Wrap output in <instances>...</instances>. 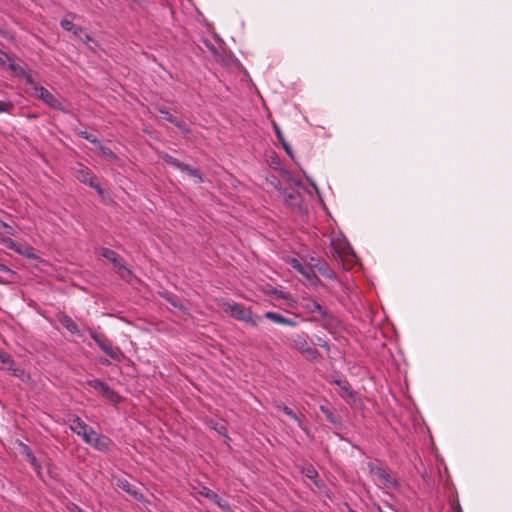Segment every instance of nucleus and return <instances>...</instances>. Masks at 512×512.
<instances>
[{"instance_id": "1", "label": "nucleus", "mask_w": 512, "mask_h": 512, "mask_svg": "<svg viewBox=\"0 0 512 512\" xmlns=\"http://www.w3.org/2000/svg\"><path fill=\"white\" fill-rule=\"evenodd\" d=\"M70 429L81 436L87 444L92 445L100 451H107L110 447L111 442L109 438L98 434L79 417H74L71 420Z\"/></svg>"}, {"instance_id": "37", "label": "nucleus", "mask_w": 512, "mask_h": 512, "mask_svg": "<svg viewBox=\"0 0 512 512\" xmlns=\"http://www.w3.org/2000/svg\"><path fill=\"white\" fill-rule=\"evenodd\" d=\"M112 264L114 265V268L116 269L117 272H119L121 266L125 265L124 261L120 257H118L117 260H115V262H113Z\"/></svg>"}, {"instance_id": "29", "label": "nucleus", "mask_w": 512, "mask_h": 512, "mask_svg": "<svg viewBox=\"0 0 512 512\" xmlns=\"http://www.w3.org/2000/svg\"><path fill=\"white\" fill-rule=\"evenodd\" d=\"M335 249L339 253V255H345L347 251L349 250V246L346 243V241H340L338 246H335Z\"/></svg>"}, {"instance_id": "46", "label": "nucleus", "mask_w": 512, "mask_h": 512, "mask_svg": "<svg viewBox=\"0 0 512 512\" xmlns=\"http://www.w3.org/2000/svg\"><path fill=\"white\" fill-rule=\"evenodd\" d=\"M75 509H76V512H83V511H82L79 507H77V506L75 507Z\"/></svg>"}, {"instance_id": "31", "label": "nucleus", "mask_w": 512, "mask_h": 512, "mask_svg": "<svg viewBox=\"0 0 512 512\" xmlns=\"http://www.w3.org/2000/svg\"><path fill=\"white\" fill-rule=\"evenodd\" d=\"M60 24H61L62 28L67 31H72L75 28V25L73 24V22L68 19H62Z\"/></svg>"}, {"instance_id": "38", "label": "nucleus", "mask_w": 512, "mask_h": 512, "mask_svg": "<svg viewBox=\"0 0 512 512\" xmlns=\"http://www.w3.org/2000/svg\"><path fill=\"white\" fill-rule=\"evenodd\" d=\"M306 475H307V477L312 479V478H314L317 475V473L314 470V468L309 467V468L306 469Z\"/></svg>"}, {"instance_id": "17", "label": "nucleus", "mask_w": 512, "mask_h": 512, "mask_svg": "<svg viewBox=\"0 0 512 512\" xmlns=\"http://www.w3.org/2000/svg\"><path fill=\"white\" fill-rule=\"evenodd\" d=\"M21 447H23L24 451H27V459L30 461L31 465L34 467V469L37 471L39 477L42 478V473L40 470V464L38 463L36 457L32 454L29 447L27 445L21 444Z\"/></svg>"}, {"instance_id": "18", "label": "nucleus", "mask_w": 512, "mask_h": 512, "mask_svg": "<svg viewBox=\"0 0 512 512\" xmlns=\"http://www.w3.org/2000/svg\"><path fill=\"white\" fill-rule=\"evenodd\" d=\"M163 297L169 302L171 303V305L175 308H177L178 310H180L181 312L183 313H187V309L186 307L183 305V303L174 295H170V294H164Z\"/></svg>"}, {"instance_id": "24", "label": "nucleus", "mask_w": 512, "mask_h": 512, "mask_svg": "<svg viewBox=\"0 0 512 512\" xmlns=\"http://www.w3.org/2000/svg\"><path fill=\"white\" fill-rule=\"evenodd\" d=\"M9 372H11L14 376L18 377L19 379H21L23 382H27L30 380V376L21 368H18L16 366L13 367L12 370H10Z\"/></svg>"}, {"instance_id": "30", "label": "nucleus", "mask_w": 512, "mask_h": 512, "mask_svg": "<svg viewBox=\"0 0 512 512\" xmlns=\"http://www.w3.org/2000/svg\"><path fill=\"white\" fill-rule=\"evenodd\" d=\"M210 426L216 430L218 433L222 434V435H225L226 433V427L223 423H217V422H213L211 421L210 423Z\"/></svg>"}, {"instance_id": "14", "label": "nucleus", "mask_w": 512, "mask_h": 512, "mask_svg": "<svg viewBox=\"0 0 512 512\" xmlns=\"http://www.w3.org/2000/svg\"><path fill=\"white\" fill-rule=\"evenodd\" d=\"M11 69L15 72V74L19 77H22L26 80L28 84H34V79L32 75L26 71L23 67L16 65L14 63L10 64Z\"/></svg>"}, {"instance_id": "20", "label": "nucleus", "mask_w": 512, "mask_h": 512, "mask_svg": "<svg viewBox=\"0 0 512 512\" xmlns=\"http://www.w3.org/2000/svg\"><path fill=\"white\" fill-rule=\"evenodd\" d=\"M166 120L168 122L174 124L175 126H177L182 131V133L188 134L190 132L189 127L183 121L179 120L178 118H176L174 116H168V117H166Z\"/></svg>"}, {"instance_id": "9", "label": "nucleus", "mask_w": 512, "mask_h": 512, "mask_svg": "<svg viewBox=\"0 0 512 512\" xmlns=\"http://www.w3.org/2000/svg\"><path fill=\"white\" fill-rule=\"evenodd\" d=\"M1 242L9 249L14 250L15 252L24 255L28 258H36V255L33 252V248L28 245H22L16 243L14 240H12L9 237H2Z\"/></svg>"}, {"instance_id": "6", "label": "nucleus", "mask_w": 512, "mask_h": 512, "mask_svg": "<svg viewBox=\"0 0 512 512\" xmlns=\"http://www.w3.org/2000/svg\"><path fill=\"white\" fill-rule=\"evenodd\" d=\"M91 337L98 344V346L112 359H120L122 353L120 352L119 348L113 347L111 342L104 335L92 332Z\"/></svg>"}, {"instance_id": "13", "label": "nucleus", "mask_w": 512, "mask_h": 512, "mask_svg": "<svg viewBox=\"0 0 512 512\" xmlns=\"http://www.w3.org/2000/svg\"><path fill=\"white\" fill-rule=\"evenodd\" d=\"M264 317L270 321L277 323V324H282V325H287V326H292V327L296 326L295 321H293L289 318H285L282 315L275 313V312L268 311L264 314Z\"/></svg>"}, {"instance_id": "3", "label": "nucleus", "mask_w": 512, "mask_h": 512, "mask_svg": "<svg viewBox=\"0 0 512 512\" xmlns=\"http://www.w3.org/2000/svg\"><path fill=\"white\" fill-rule=\"evenodd\" d=\"M370 473L377 478V483L380 487L387 489H395L398 484L390 474L381 466H378L372 462L368 463Z\"/></svg>"}, {"instance_id": "26", "label": "nucleus", "mask_w": 512, "mask_h": 512, "mask_svg": "<svg viewBox=\"0 0 512 512\" xmlns=\"http://www.w3.org/2000/svg\"><path fill=\"white\" fill-rule=\"evenodd\" d=\"M180 170L188 173L192 177L197 178L199 182H202V177L197 169H194L186 164V168H181Z\"/></svg>"}, {"instance_id": "40", "label": "nucleus", "mask_w": 512, "mask_h": 512, "mask_svg": "<svg viewBox=\"0 0 512 512\" xmlns=\"http://www.w3.org/2000/svg\"><path fill=\"white\" fill-rule=\"evenodd\" d=\"M158 111L164 115V119L166 120V117L168 116H173L172 114H170L165 108H162V107H158L157 108Z\"/></svg>"}, {"instance_id": "44", "label": "nucleus", "mask_w": 512, "mask_h": 512, "mask_svg": "<svg viewBox=\"0 0 512 512\" xmlns=\"http://www.w3.org/2000/svg\"><path fill=\"white\" fill-rule=\"evenodd\" d=\"M277 296L280 297V298L287 299V296L283 292L277 293Z\"/></svg>"}, {"instance_id": "2", "label": "nucleus", "mask_w": 512, "mask_h": 512, "mask_svg": "<svg viewBox=\"0 0 512 512\" xmlns=\"http://www.w3.org/2000/svg\"><path fill=\"white\" fill-rule=\"evenodd\" d=\"M219 306L224 312L230 314V316L234 319L243 321L252 327L258 326L259 322L261 321V317L259 315L254 314L251 309L246 308L245 306L236 302L221 301Z\"/></svg>"}, {"instance_id": "16", "label": "nucleus", "mask_w": 512, "mask_h": 512, "mask_svg": "<svg viewBox=\"0 0 512 512\" xmlns=\"http://www.w3.org/2000/svg\"><path fill=\"white\" fill-rule=\"evenodd\" d=\"M60 323L71 333L78 334L79 328L77 324L69 317V316H62L60 318Z\"/></svg>"}, {"instance_id": "41", "label": "nucleus", "mask_w": 512, "mask_h": 512, "mask_svg": "<svg viewBox=\"0 0 512 512\" xmlns=\"http://www.w3.org/2000/svg\"><path fill=\"white\" fill-rule=\"evenodd\" d=\"M71 32H73L75 36H80V34L83 32V29L79 26H75Z\"/></svg>"}, {"instance_id": "45", "label": "nucleus", "mask_w": 512, "mask_h": 512, "mask_svg": "<svg viewBox=\"0 0 512 512\" xmlns=\"http://www.w3.org/2000/svg\"><path fill=\"white\" fill-rule=\"evenodd\" d=\"M90 40H91L90 36L86 34V35H85V39H84V41L88 42V41H90Z\"/></svg>"}, {"instance_id": "23", "label": "nucleus", "mask_w": 512, "mask_h": 512, "mask_svg": "<svg viewBox=\"0 0 512 512\" xmlns=\"http://www.w3.org/2000/svg\"><path fill=\"white\" fill-rule=\"evenodd\" d=\"M307 308L311 311V312H318L320 314L321 317H325L326 316V311L325 309L316 301H311L308 305H307Z\"/></svg>"}, {"instance_id": "19", "label": "nucleus", "mask_w": 512, "mask_h": 512, "mask_svg": "<svg viewBox=\"0 0 512 512\" xmlns=\"http://www.w3.org/2000/svg\"><path fill=\"white\" fill-rule=\"evenodd\" d=\"M0 362L3 364V369L10 371L15 366L14 361L12 358L5 352L0 351Z\"/></svg>"}, {"instance_id": "47", "label": "nucleus", "mask_w": 512, "mask_h": 512, "mask_svg": "<svg viewBox=\"0 0 512 512\" xmlns=\"http://www.w3.org/2000/svg\"><path fill=\"white\" fill-rule=\"evenodd\" d=\"M22 452L27 456V451H24V450L22 449Z\"/></svg>"}, {"instance_id": "43", "label": "nucleus", "mask_w": 512, "mask_h": 512, "mask_svg": "<svg viewBox=\"0 0 512 512\" xmlns=\"http://www.w3.org/2000/svg\"><path fill=\"white\" fill-rule=\"evenodd\" d=\"M0 270L4 271V272H10V269L7 266H5V265H3L1 263H0Z\"/></svg>"}, {"instance_id": "36", "label": "nucleus", "mask_w": 512, "mask_h": 512, "mask_svg": "<svg viewBox=\"0 0 512 512\" xmlns=\"http://www.w3.org/2000/svg\"><path fill=\"white\" fill-rule=\"evenodd\" d=\"M112 264L114 265V268L116 269L117 272H119L121 266L125 265L124 261L120 257H118L117 260H115V262H113Z\"/></svg>"}, {"instance_id": "22", "label": "nucleus", "mask_w": 512, "mask_h": 512, "mask_svg": "<svg viewBox=\"0 0 512 512\" xmlns=\"http://www.w3.org/2000/svg\"><path fill=\"white\" fill-rule=\"evenodd\" d=\"M276 408L286 414L288 417L296 421L300 426L302 425L301 420L297 417V415L293 412L292 409L285 405L278 404Z\"/></svg>"}, {"instance_id": "28", "label": "nucleus", "mask_w": 512, "mask_h": 512, "mask_svg": "<svg viewBox=\"0 0 512 512\" xmlns=\"http://www.w3.org/2000/svg\"><path fill=\"white\" fill-rule=\"evenodd\" d=\"M100 152L103 157L109 159V160H116L117 156L115 153L108 147L100 146Z\"/></svg>"}, {"instance_id": "12", "label": "nucleus", "mask_w": 512, "mask_h": 512, "mask_svg": "<svg viewBox=\"0 0 512 512\" xmlns=\"http://www.w3.org/2000/svg\"><path fill=\"white\" fill-rule=\"evenodd\" d=\"M198 493L216 503L222 510L229 512L230 505L227 501L222 500L215 492L207 487H202Z\"/></svg>"}, {"instance_id": "11", "label": "nucleus", "mask_w": 512, "mask_h": 512, "mask_svg": "<svg viewBox=\"0 0 512 512\" xmlns=\"http://www.w3.org/2000/svg\"><path fill=\"white\" fill-rule=\"evenodd\" d=\"M114 480H115V485L118 488H120L123 491L127 492L130 496H132L136 500H143V495L127 479H125V478H116L115 477Z\"/></svg>"}, {"instance_id": "4", "label": "nucleus", "mask_w": 512, "mask_h": 512, "mask_svg": "<svg viewBox=\"0 0 512 512\" xmlns=\"http://www.w3.org/2000/svg\"><path fill=\"white\" fill-rule=\"evenodd\" d=\"M291 345L293 348L297 349L302 354L310 358L317 357V351L313 349L308 343V335L304 332L295 333L290 336Z\"/></svg>"}, {"instance_id": "34", "label": "nucleus", "mask_w": 512, "mask_h": 512, "mask_svg": "<svg viewBox=\"0 0 512 512\" xmlns=\"http://www.w3.org/2000/svg\"><path fill=\"white\" fill-rule=\"evenodd\" d=\"M13 105L10 102L0 101V113L9 112Z\"/></svg>"}, {"instance_id": "27", "label": "nucleus", "mask_w": 512, "mask_h": 512, "mask_svg": "<svg viewBox=\"0 0 512 512\" xmlns=\"http://www.w3.org/2000/svg\"><path fill=\"white\" fill-rule=\"evenodd\" d=\"M118 274L127 282H131L132 280V272L126 267V265L121 266Z\"/></svg>"}, {"instance_id": "21", "label": "nucleus", "mask_w": 512, "mask_h": 512, "mask_svg": "<svg viewBox=\"0 0 512 512\" xmlns=\"http://www.w3.org/2000/svg\"><path fill=\"white\" fill-rule=\"evenodd\" d=\"M162 158H163V160H164L166 163H168V164H170V165L174 166L175 168H177V169H179V170H180L181 168H186V164H185V163H182V162H181V161H179L178 159H176V158H174V157H172V156H170V155H168V154H163V155H162Z\"/></svg>"}, {"instance_id": "39", "label": "nucleus", "mask_w": 512, "mask_h": 512, "mask_svg": "<svg viewBox=\"0 0 512 512\" xmlns=\"http://www.w3.org/2000/svg\"><path fill=\"white\" fill-rule=\"evenodd\" d=\"M282 145L285 149V151L287 152V154L293 158V154H292V150H291V147L288 145V143L286 141H282Z\"/></svg>"}, {"instance_id": "10", "label": "nucleus", "mask_w": 512, "mask_h": 512, "mask_svg": "<svg viewBox=\"0 0 512 512\" xmlns=\"http://www.w3.org/2000/svg\"><path fill=\"white\" fill-rule=\"evenodd\" d=\"M75 176L79 181L95 188L100 195L103 194L102 188L100 187L99 184H97L95 182V177L88 168L83 167V166L79 167L75 171Z\"/></svg>"}, {"instance_id": "25", "label": "nucleus", "mask_w": 512, "mask_h": 512, "mask_svg": "<svg viewBox=\"0 0 512 512\" xmlns=\"http://www.w3.org/2000/svg\"><path fill=\"white\" fill-rule=\"evenodd\" d=\"M101 255L106 258L109 262L113 263L119 257L113 250L108 248L101 249Z\"/></svg>"}, {"instance_id": "5", "label": "nucleus", "mask_w": 512, "mask_h": 512, "mask_svg": "<svg viewBox=\"0 0 512 512\" xmlns=\"http://www.w3.org/2000/svg\"><path fill=\"white\" fill-rule=\"evenodd\" d=\"M32 89L34 90V94L36 97L41 99L47 105L54 109L64 110L61 106V103L43 86L38 85L35 81L34 84H31Z\"/></svg>"}, {"instance_id": "35", "label": "nucleus", "mask_w": 512, "mask_h": 512, "mask_svg": "<svg viewBox=\"0 0 512 512\" xmlns=\"http://www.w3.org/2000/svg\"><path fill=\"white\" fill-rule=\"evenodd\" d=\"M320 410L326 415V417L331 421L334 422L333 413L325 406H321Z\"/></svg>"}, {"instance_id": "33", "label": "nucleus", "mask_w": 512, "mask_h": 512, "mask_svg": "<svg viewBox=\"0 0 512 512\" xmlns=\"http://www.w3.org/2000/svg\"><path fill=\"white\" fill-rule=\"evenodd\" d=\"M78 134L92 143H98L97 138L86 131H80Z\"/></svg>"}, {"instance_id": "8", "label": "nucleus", "mask_w": 512, "mask_h": 512, "mask_svg": "<svg viewBox=\"0 0 512 512\" xmlns=\"http://www.w3.org/2000/svg\"><path fill=\"white\" fill-rule=\"evenodd\" d=\"M285 261L289 266L301 273L311 283H314L318 279L313 269L303 266L298 259L294 257H287Z\"/></svg>"}, {"instance_id": "7", "label": "nucleus", "mask_w": 512, "mask_h": 512, "mask_svg": "<svg viewBox=\"0 0 512 512\" xmlns=\"http://www.w3.org/2000/svg\"><path fill=\"white\" fill-rule=\"evenodd\" d=\"M87 385L91 388L100 392L106 399L111 402H118L120 400L119 395L113 391L106 383L99 379H92L87 381Z\"/></svg>"}, {"instance_id": "32", "label": "nucleus", "mask_w": 512, "mask_h": 512, "mask_svg": "<svg viewBox=\"0 0 512 512\" xmlns=\"http://www.w3.org/2000/svg\"><path fill=\"white\" fill-rule=\"evenodd\" d=\"M0 227H2L6 231V233L9 235L14 236L16 234V231L14 230V228L12 226L8 225L7 223H5L4 221L0 222Z\"/></svg>"}, {"instance_id": "15", "label": "nucleus", "mask_w": 512, "mask_h": 512, "mask_svg": "<svg viewBox=\"0 0 512 512\" xmlns=\"http://www.w3.org/2000/svg\"><path fill=\"white\" fill-rule=\"evenodd\" d=\"M335 384L339 387V394L342 397L353 398L354 392L351 389L350 384L347 381L335 380Z\"/></svg>"}, {"instance_id": "48", "label": "nucleus", "mask_w": 512, "mask_h": 512, "mask_svg": "<svg viewBox=\"0 0 512 512\" xmlns=\"http://www.w3.org/2000/svg\"><path fill=\"white\" fill-rule=\"evenodd\" d=\"M1 221H2V220L0 219V222H1Z\"/></svg>"}, {"instance_id": "42", "label": "nucleus", "mask_w": 512, "mask_h": 512, "mask_svg": "<svg viewBox=\"0 0 512 512\" xmlns=\"http://www.w3.org/2000/svg\"><path fill=\"white\" fill-rule=\"evenodd\" d=\"M276 135H277L278 140L281 143H282V141H285L284 138H283V134H282V132L280 131V129L278 127H276Z\"/></svg>"}]
</instances>
